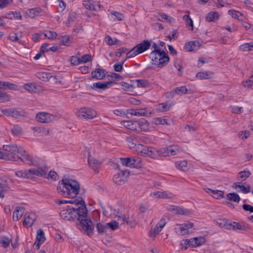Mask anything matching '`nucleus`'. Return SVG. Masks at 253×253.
I'll return each mask as SVG.
<instances>
[{
	"mask_svg": "<svg viewBox=\"0 0 253 253\" xmlns=\"http://www.w3.org/2000/svg\"><path fill=\"white\" fill-rule=\"evenodd\" d=\"M79 206L69 207L62 210L60 212L61 218L66 220L73 221L75 219L80 221L83 229L85 230L88 235L93 233L94 226L91 220L87 217V211L84 202L79 203Z\"/></svg>",
	"mask_w": 253,
	"mask_h": 253,
	"instance_id": "1",
	"label": "nucleus"
},
{
	"mask_svg": "<svg viewBox=\"0 0 253 253\" xmlns=\"http://www.w3.org/2000/svg\"><path fill=\"white\" fill-rule=\"evenodd\" d=\"M80 190L79 183L72 179L65 178L59 183L57 187L58 193L64 197L75 199Z\"/></svg>",
	"mask_w": 253,
	"mask_h": 253,
	"instance_id": "2",
	"label": "nucleus"
},
{
	"mask_svg": "<svg viewBox=\"0 0 253 253\" xmlns=\"http://www.w3.org/2000/svg\"><path fill=\"white\" fill-rule=\"evenodd\" d=\"M121 124L128 129L139 132L147 131L150 128L149 122L143 118L137 121H121Z\"/></svg>",
	"mask_w": 253,
	"mask_h": 253,
	"instance_id": "3",
	"label": "nucleus"
},
{
	"mask_svg": "<svg viewBox=\"0 0 253 253\" xmlns=\"http://www.w3.org/2000/svg\"><path fill=\"white\" fill-rule=\"evenodd\" d=\"M4 160L18 162L19 156L18 154L25 153V150L16 145H3Z\"/></svg>",
	"mask_w": 253,
	"mask_h": 253,
	"instance_id": "4",
	"label": "nucleus"
},
{
	"mask_svg": "<svg viewBox=\"0 0 253 253\" xmlns=\"http://www.w3.org/2000/svg\"><path fill=\"white\" fill-rule=\"evenodd\" d=\"M151 58L153 64L162 68L169 61V57L167 53L161 50H153L150 54Z\"/></svg>",
	"mask_w": 253,
	"mask_h": 253,
	"instance_id": "5",
	"label": "nucleus"
},
{
	"mask_svg": "<svg viewBox=\"0 0 253 253\" xmlns=\"http://www.w3.org/2000/svg\"><path fill=\"white\" fill-rule=\"evenodd\" d=\"M151 46V42L148 40L143 41L142 42L137 44L133 48L127 52L126 58L133 57L147 50Z\"/></svg>",
	"mask_w": 253,
	"mask_h": 253,
	"instance_id": "6",
	"label": "nucleus"
},
{
	"mask_svg": "<svg viewBox=\"0 0 253 253\" xmlns=\"http://www.w3.org/2000/svg\"><path fill=\"white\" fill-rule=\"evenodd\" d=\"M76 116L80 119H91L96 117V112L90 108L84 107L78 110Z\"/></svg>",
	"mask_w": 253,
	"mask_h": 253,
	"instance_id": "7",
	"label": "nucleus"
},
{
	"mask_svg": "<svg viewBox=\"0 0 253 253\" xmlns=\"http://www.w3.org/2000/svg\"><path fill=\"white\" fill-rule=\"evenodd\" d=\"M126 140L128 143L129 147L130 148H136V149L141 146V143L145 142V138L144 136L137 135H131L126 137Z\"/></svg>",
	"mask_w": 253,
	"mask_h": 253,
	"instance_id": "8",
	"label": "nucleus"
},
{
	"mask_svg": "<svg viewBox=\"0 0 253 253\" xmlns=\"http://www.w3.org/2000/svg\"><path fill=\"white\" fill-rule=\"evenodd\" d=\"M162 149V157L174 156L182 151L181 147L177 145H172Z\"/></svg>",
	"mask_w": 253,
	"mask_h": 253,
	"instance_id": "9",
	"label": "nucleus"
},
{
	"mask_svg": "<svg viewBox=\"0 0 253 253\" xmlns=\"http://www.w3.org/2000/svg\"><path fill=\"white\" fill-rule=\"evenodd\" d=\"M193 227V224L189 221H186L183 224H177L174 230L176 233L180 235L189 233V229Z\"/></svg>",
	"mask_w": 253,
	"mask_h": 253,
	"instance_id": "10",
	"label": "nucleus"
},
{
	"mask_svg": "<svg viewBox=\"0 0 253 253\" xmlns=\"http://www.w3.org/2000/svg\"><path fill=\"white\" fill-rule=\"evenodd\" d=\"M129 175L127 170H124L118 172L114 175L113 180L117 185H122L125 183Z\"/></svg>",
	"mask_w": 253,
	"mask_h": 253,
	"instance_id": "11",
	"label": "nucleus"
},
{
	"mask_svg": "<svg viewBox=\"0 0 253 253\" xmlns=\"http://www.w3.org/2000/svg\"><path fill=\"white\" fill-rule=\"evenodd\" d=\"M28 178L33 179L36 176L46 177L47 172L42 168H33L28 170Z\"/></svg>",
	"mask_w": 253,
	"mask_h": 253,
	"instance_id": "12",
	"label": "nucleus"
},
{
	"mask_svg": "<svg viewBox=\"0 0 253 253\" xmlns=\"http://www.w3.org/2000/svg\"><path fill=\"white\" fill-rule=\"evenodd\" d=\"M167 209L169 211L179 215H190L192 213L191 211L182 207L169 205Z\"/></svg>",
	"mask_w": 253,
	"mask_h": 253,
	"instance_id": "13",
	"label": "nucleus"
},
{
	"mask_svg": "<svg viewBox=\"0 0 253 253\" xmlns=\"http://www.w3.org/2000/svg\"><path fill=\"white\" fill-rule=\"evenodd\" d=\"M38 121L44 123H49L56 119V116L45 112H40L37 114Z\"/></svg>",
	"mask_w": 253,
	"mask_h": 253,
	"instance_id": "14",
	"label": "nucleus"
},
{
	"mask_svg": "<svg viewBox=\"0 0 253 253\" xmlns=\"http://www.w3.org/2000/svg\"><path fill=\"white\" fill-rule=\"evenodd\" d=\"M115 218H117V222L119 225H123L126 223L131 227H134L136 225V222L134 220H129L128 215L127 214H118L116 215Z\"/></svg>",
	"mask_w": 253,
	"mask_h": 253,
	"instance_id": "15",
	"label": "nucleus"
},
{
	"mask_svg": "<svg viewBox=\"0 0 253 253\" xmlns=\"http://www.w3.org/2000/svg\"><path fill=\"white\" fill-rule=\"evenodd\" d=\"M150 196L154 199H172L174 197V196L172 193L167 191H159L151 192L150 194Z\"/></svg>",
	"mask_w": 253,
	"mask_h": 253,
	"instance_id": "16",
	"label": "nucleus"
},
{
	"mask_svg": "<svg viewBox=\"0 0 253 253\" xmlns=\"http://www.w3.org/2000/svg\"><path fill=\"white\" fill-rule=\"evenodd\" d=\"M20 155H21V156H19V161H22L26 164L30 165L35 166L37 164V161L31 155L26 153L25 151V153H22L20 154Z\"/></svg>",
	"mask_w": 253,
	"mask_h": 253,
	"instance_id": "17",
	"label": "nucleus"
},
{
	"mask_svg": "<svg viewBox=\"0 0 253 253\" xmlns=\"http://www.w3.org/2000/svg\"><path fill=\"white\" fill-rule=\"evenodd\" d=\"M36 214L34 213L25 214V218L23 222V225L26 227H31L36 220Z\"/></svg>",
	"mask_w": 253,
	"mask_h": 253,
	"instance_id": "18",
	"label": "nucleus"
},
{
	"mask_svg": "<svg viewBox=\"0 0 253 253\" xmlns=\"http://www.w3.org/2000/svg\"><path fill=\"white\" fill-rule=\"evenodd\" d=\"M200 46L198 41H190L187 42L184 47V49L186 51H193L197 50Z\"/></svg>",
	"mask_w": 253,
	"mask_h": 253,
	"instance_id": "19",
	"label": "nucleus"
},
{
	"mask_svg": "<svg viewBox=\"0 0 253 253\" xmlns=\"http://www.w3.org/2000/svg\"><path fill=\"white\" fill-rule=\"evenodd\" d=\"M228 13L233 18L240 21H244L246 20V16L244 14L234 9H231L228 11Z\"/></svg>",
	"mask_w": 253,
	"mask_h": 253,
	"instance_id": "20",
	"label": "nucleus"
},
{
	"mask_svg": "<svg viewBox=\"0 0 253 253\" xmlns=\"http://www.w3.org/2000/svg\"><path fill=\"white\" fill-rule=\"evenodd\" d=\"M42 9L40 7H35L25 10L24 13L26 16L34 18L40 15Z\"/></svg>",
	"mask_w": 253,
	"mask_h": 253,
	"instance_id": "21",
	"label": "nucleus"
},
{
	"mask_svg": "<svg viewBox=\"0 0 253 253\" xmlns=\"http://www.w3.org/2000/svg\"><path fill=\"white\" fill-rule=\"evenodd\" d=\"M10 181V179L6 177L0 179V196L1 199L4 197L2 192L8 189V185Z\"/></svg>",
	"mask_w": 253,
	"mask_h": 253,
	"instance_id": "22",
	"label": "nucleus"
},
{
	"mask_svg": "<svg viewBox=\"0 0 253 253\" xmlns=\"http://www.w3.org/2000/svg\"><path fill=\"white\" fill-rule=\"evenodd\" d=\"M88 162L90 167L94 170V171H98L101 165V163L100 162L89 156Z\"/></svg>",
	"mask_w": 253,
	"mask_h": 253,
	"instance_id": "23",
	"label": "nucleus"
},
{
	"mask_svg": "<svg viewBox=\"0 0 253 253\" xmlns=\"http://www.w3.org/2000/svg\"><path fill=\"white\" fill-rule=\"evenodd\" d=\"M25 211V209L22 207L17 206L15 208V210L13 213V219L15 221L19 220Z\"/></svg>",
	"mask_w": 253,
	"mask_h": 253,
	"instance_id": "24",
	"label": "nucleus"
},
{
	"mask_svg": "<svg viewBox=\"0 0 253 253\" xmlns=\"http://www.w3.org/2000/svg\"><path fill=\"white\" fill-rule=\"evenodd\" d=\"M147 156L153 159H157L159 156L162 157V149L157 150L154 148L149 147Z\"/></svg>",
	"mask_w": 253,
	"mask_h": 253,
	"instance_id": "25",
	"label": "nucleus"
},
{
	"mask_svg": "<svg viewBox=\"0 0 253 253\" xmlns=\"http://www.w3.org/2000/svg\"><path fill=\"white\" fill-rule=\"evenodd\" d=\"M83 199L78 196V198L76 199H73L71 200H58L56 203L58 204H66V203H71L72 204H75V206H78L79 205V203H82L83 202Z\"/></svg>",
	"mask_w": 253,
	"mask_h": 253,
	"instance_id": "26",
	"label": "nucleus"
},
{
	"mask_svg": "<svg viewBox=\"0 0 253 253\" xmlns=\"http://www.w3.org/2000/svg\"><path fill=\"white\" fill-rule=\"evenodd\" d=\"M105 75V71L103 69H95L91 72V77L97 80L102 79Z\"/></svg>",
	"mask_w": 253,
	"mask_h": 253,
	"instance_id": "27",
	"label": "nucleus"
},
{
	"mask_svg": "<svg viewBox=\"0 0 253 253\" xmlns=\"http://www.w3.org/2000/svg\"><path fill=\"white\" fill-rule=\"evenodd\" d=\"M191 246L192 247H197L204 244L205 242V239L204 237H198L191 238Z\"/></svg>",
	"mask_w": 253,
	"mask_h": 253,
	"instance_id": "28",
	"label": "nucleus"
},
{
	"mask_svg": "<svg viewBox=\"0 0 253 253\" xmlns=\"http://www.w3.org/2000/svg\"><path fill=\"white\" fill-rule=\"evenodd\" d=\"M108 17L111 20L113 21H122L124 19L123 14L117 11H111L108 14Z\"/></svg>",
	"mask_w": 253,
	"mask_h": 253,
	"instance_id": "29",
	"label": "nucleus"
},
{
	"mask_svg": "<svg viewBox=\"0 0 253 253\" xmlns=\"http://www.w3.org/2000/svg\"><path fill=\"white\" fill-rule=\"evenodd\" d=\"M113 84L112 82H99L93 83L92 87H96L102 89H106L110 87Z\"/></svg>",
	"mask_w": 253,
	"mask_h": 253,
	"instance_id": "30",
	"label": "nucleus"
},
{
	"mask_svg": "<svg viewBox=\"0 0 253 253\" xmlns=\"http://www.w3.org/2000/svg\"><path fill=\"white\" fill-rule=\"evenodd\" d=\"M129 113L131 115L137 116H144L147 115V111L146 108L131 109Z\"/></svg>",
	"mask_w": 253,
	"mask_h": 253,
	"instance_id": "31",
	"label": "nucleus"
},
{
	"mask_svg": "<svg viewBox=\"0 0 253 253\" xmlns=\"http://www.w3.org/2000/svg\"><path fill=\"white\" fill-rule=\"evenodd\" d=\"M172 106V104L169 102L162 103L157 105L156 109L160 112H165L169 110Z\"/></svg>",
	"mask_w": 253,
	"mask_h": 253,
	"instance_id": "32",
	"label": "nucleus"
},
{
	"mask_svg": "<svg viewBox=\"0 0 253 253\" xmlns=\"http://www.w3.org/2000/svg\"><path fill=\"white\" fill-rule=\"evenodd\" d=\"M120 161L123 166L131 168H135V166L133 163V157L121 158Z\"/></svg>",
	"mask_w": 253,
	"mask_h": 253,
	"instance_id": "33",
	"label": "nucleus"
},
{
	"mask_svg": "<svg viewBox=\"0 0 253 253\" xmlns=\"http://www.w3.org/2000/svg\"><path fill=\"white\" fill-rule=\"evenodd\" d=\"M219 18V14L218 12L216 11H211L209 12L206 17V21L210 22H214L218 20Z\"/></svg>",
	"mask_w": 253,
	"mask_h": 253,
	"instance_id": "34",
	"label": "nucleus"
},
{
	"mask_svg": "<svg viewBox=\"0 0 253 253\" xmlns=\"http://www.w3.org/2000/svg\"><path fill=\"white\" fill-rule=\"evenodd\" d=\"M11 132L14 136H18L23 134V129L19 126L14 125L11 128Z\"/></svg>",
	"mask_w": 253,
	"mask_h": 253,
	"instance_id": "35",
	"label": "nucleus"
},
{
	"mask_svg": "<svg viewBox=\"0 0 253 253\" xmlns=\"http://www.w3.org/2000/svg\"><path fill=\"white\" fill-rule=\"evenodd\" d=\"M212 73L211 72L204 71L198 73L196 77L200 80H207L211 78Z\"/></svg>",
	"mask_w": 253,
	"mask_h": 253,
	"instance_id": "36",
	"label": "nucleus"
},
{
	"mask_svg": "<svg viewBox=\"0 0 253 253\" xmlns=\"http://www.w3.org/2000/svg\"><path fill=\"white\" fill-rule=\"evenodd\" d=\"M216 223L220 227L226 229H228L231 227V223H229L225 219H218Z\"/></svg>",
	"mask_w": 253,
	"mask_h": 253,
	"instance_id": "37",
	"label": "nucleus"
},
{
	"mask_svg": "<svg viewBox=\"0 0 253 253\" xmlns=\"http://www.w3.org/2000/svg\"><path fill=\"white\" fill-rule=\"evenodd\" d=\"M11 114V117L19 119L24 116L25 112L20 109L12 108Z\"/></svg>",
	"mask_w": 253,
	"mask_h": 253,
	"instance_id": "38",
	"label": "nucleus"
},
{
	"mask_svg": "<svg viewBox=\"0 0 253 253\" xmlns=\"http://www.w3.org/2000/svg\"><path fill=\"white\" fill-rule=\"evenodd\" d=\"M175 167L181 170L186 171L188 170L187 162L186 161H177L175 163Z\"/></svg>",
	"mask_w": 253,
	"mask_h": 253,
	"instance_id": "39",
	"label": "nucleus"
},
{
	"mask_svg": "<svg viewBox=\"0 0 253 253\" xmlns=\"http://www.w3.org/2000/svg\"><path fill=\"white\" fill-rule=\"evenodd\" d=\"M84 6L90 10L97 11L95 4L92 1L90 0H84L83 3Z\"/></svg>",
	"mask_w": 253,
	"mask_h": 253,
	"instance_id": "40",
	"label": "nucleus"
},
{
	"mask_svg": "<svg viewBox=\"0 0 253 253\" xmlns=\"http://www.w3.org/2000/svg\"><path fill=\"white\" fill-rule=\"evenodd\" d=\"M239 49L242 51H249L253 50V42L245 43L241 44L239 47Z\"/></svg>",
	"mask_w": 253,
	"mask_h": 253,
	"instance_id": "41",
	"label": "nucleus"
},
{
	"mask_svg": "<svg viewBox=\"0 0 253 253\" xmlns=\"http://www.w3.org/2000/svg\"><path fill=\"white\" fill-rule=\"evenodd\" d=\"M162 230V228H160L157 225L155 227H152L149 232V236L154 239L156 236H157L161 231Z\"/></svg>",
	"mask_w": 253,
	"mask_h": 253,
	"instance_id": "42",
	"label": "nucleus"
},
{
	"mask_svg": "<svg viewBox=\"0 0 253 253\" xmlns=\"http://www.w3.org/2000/svg\"><path fill=\"white\" fill-rule=\"evenodd\" d=\"M183 19L185 21L186 25L188 28V30L192 31L193 30V23L192 20L190 18L189 15H185L183 16Z\"/></svg>",
	"mask_w": 253,
	"mask_h": 253,
	"instance_id": "43",
	"label": "nucleus"
},
{
	"mask_svg": "<svg viewBox=\"0 0 253 253\" xmlns=\"http://www.w3.org/2000/svg\"><path fill=\"white\" fill-rule=\"evenodd\" d=\"M233 187L235 188H239L240 189V191L244 193H248L250 191V187L249 185L245 186L244 185H240L237 182L233 184Z\"/></svg>",
	"mask_w": 253,
	"mask_h": 253,
	"instance_id": "44",
	"label": "nucleus"
},
{
	"mask_svg": "<svg viewBox=\"0 0 253 253\" xmlns=\"http://www.w3.org/2000/svg\"><path fill=\"white\" fill-rule=\"evenodd\" d=\"M186 86H180L178 87H176L172 91H171V93L172 94V95L174 94H186Z\"/></svg>",
	"mask_w": 253,
	"mask_h": 253,
	"instance_id": "45",
	"label": "nucleus"
},
{
	"mask_svg": "<svg viewBox=\"0 0 253 253\" xmlns=\"http://www.w3.org/2000/svg\"><path fill=\"white\" fill-rule=\"evenodd\" d=\"M36 239L38 241V244H42L45 241L44 234L42 229L38 230Z\"/></svg>",
	"mask_w": 253,
	"mask_h": 253,
	"instance_id": "46",
	"label": "nucleus"
},
{
	"mask_svg": "<svg viewBox=\"0 0 253 253\" xmlns=\"http://www.w3.org/2000/svg\"><path fill=\"white\" fill-rule=\"evenodd\" d=\"M209 191H210L213 194V197L217 199H219L223 197L224 192L222 191L218 190H212L208 189Z\"/></svg>",
	"mask_w": 253,
	"mask_h": 253,
	"instance_id": "47",
	"label": "nucleus"
},
{
	"mask_svg": "<svg viewBox=\"0 0 253 253\" xmlns=\"http://www.w3.org/2000/svg\"><path fill=\"white\" fill-rule=\"evenodd\" d=\"M227 199L231 201L235 202H239L240 200V198L238 194L235 193H230L227 194Z\"/></svg>",
	"mask_w": 253,
	"mask_h": 253,
	"instance_id": "48",
	"label": "nucleus"
},
{
	"mask_svg": "<svg viewBox=\"0 0 253 253\" xmlns=\"http://www.w3.org/2000/svg\"><path fill=\"white\" fill-rule=\"evenodd\" d=\"M169 120L162 117H158L154 120V123L156 125H169L168 123Z\"/></svg>",
	"mask_w": 253,
	"mask_h": 253,
	"instance_id": "49",
	"label": "nucleus"
},
{
	"mask_svg": "<svg viewBox=\"0 0 253 253\" xmlns=\"http://www.w3.org/2000/svg\"><path fill=\"white\" fill-rule=\"evenodd\" d=\"M11 240L5 236H0V245L4 248L9 246Z\"/></svg>",
	"mask_w": 253,
	"mask_h": 253,
	"instance_id": "50",
	"label": "nucleus"
},
{
	"mask_svg": "<svg viewBox=\"0 0 253 253\" xmlns=\"http://www.w3.org/2000/svg\"><path fill=\"white\" fill-rule=\"evenodd\" d=\"M48 46V44H43L41 48V50L42 52L52 51L53 52L56 51L58 49V46L57 45H54L49 48H47L46 47Z\"/></svg>",
	"mask_w": 253,
	"mask_h": 253,
	"instance_id": "51",
	"label": "nucleus"
},
{
	"mask_svg": "<svg viewBox=\"0 0 253 253\" xmlns=\"http://www.w3.org/2000/svg\"><path fill=\"white\" fill-rule=\"evenodd\" d=\"M251 174L250 171H241L238 173V179L242 181L245 180Z\"/></svg>",
	"mask_w": 253,
	"mask_h": 253,
	"instance_id": "52",
	"label": "nucleus"
},
{
	"mask_svg": "<svg viewBox=\"0 0 253 253\" xmlns=\"http://www.w3.org/2000/svg\"><path fill=\"white\" fill-rule=\"evenodd\" d=\"M140 147L137 148L136 150L138 153H140L142 156H147V153L149 151V147L142 145Z\"/></svg>",
	"mask_w": 253,
	"mask_h": 253,
	"instance_id": "53",
	"label": "nucleus"
},
{
	"mask_svg": "<svg viewBox=\"0 0 253 253\" xmlns=\"http://www.w3.org/2000/svg\"><path fill=\"white\" fill-rule=\"evenodd\" d=\"M135 84L138 87H146L149 85L148 82L146 80H136Z\"/></svg>",
	"mask_w": 253,
	"mask_h": 253,
	"instance_id": "54",
	"label": "nucleus"
},
{
	"mask_svg": "<svg viewBox=\"0 0 253 253\" xmlns=\"http://www.w3.org/2000/svg\"><path fill=\"white\" fill-rule=\"evenodd\" d=\"M96 227L97 231L99 233H103L106 232L107 229V224L104 225L100 222L96 224Z\"/></svg>",
	"mask_w": 253,
	"mask_h": 253,
	"instance_id": "55",
	"label": "nucleus"
},
{
	"mask_svg": "<svg viewBox=\"0 0 253 253\" xmlns=\"http://www.w3.org/2000/svg\"><path fill=\"white\" fill-rule=\"evenodd\" d=\"M4 86V89H9L11 90L18 89V85L9 82H4L3 84Z\"/></svg>",
	"mask_w": 253,
	"mask_h": 253,
	"instance_id": "56",
	"label": "nucleus"
},
{
	"mask_svg": "<svg viewBox=\"0 0 253 253\" xmlns=\"http://www.w3.org/2000/svg\"><path fill=\"white\" fill-rule=\"evenodd\" d=\"M243 85L245 87L250 88L253 86V74L249 78V79L243 82Z\"/></svg>",
	"mask_w": 253,
	"mask_h": 253,
	"instance_id": "57",
	"label": "nucleus"
},
{
	"mask_svg": "<svg viewBox=\"0 0 253 253\" xmlns=\"http://www.w3.org/2000/svg\"><path fill=\"white\" fill-rule=\"evenodd\" d=\"M61 43L64 45H68V43L69 42L70 38L68 35L61 36L58 37Z\"/></svg>",
	"mask_w": 253,
	"mask_h": 253,
	"instance_id": "58",
	"label": "nucleus"
},
{
	"mask_svg": "<svg viewBox=\"0 0 253 253\" xmlns=\"http://www.w3.org/2000/svg\"><path fill=\"white\" fill-rule=\"evenodd\" d=\"M10 100V96L7 93L0 91V102H5Z\"/></svg>",
	"mask_w": 253,
	"mask_h": 253,
	"instance_id": "59",
	"label": "nucleus"
},
{
	"mask_svg": "<svg viewBox=\"0 0 253 253\" xmlns=\"http://www.w3.org/2000/svg\"><path fill=\"white\" fill-rule=\"evenodd\" d=\"M24 88L29 92H35L36 87L34 84L32 83L26 84L24 85Z\"/></svg>",
	"mask_w": 253,
	"mask_h": 253,
	"instance_id": "60",
	"label": "nucleus"
},
{
	"mask_svg": "<svg viewBox=\"0 0 253 253\" xmlns=\"http://www.w3.org/2000/svg\"><path fill=\"white\" fill-rule=\"evenodd\" d=\"M43 38H46L50 40H54L57 38V33H44L43 34Z\"/></svg>",
	"mask_w": 253,
	"mask_h": 253,
	"instance_id": "61",
	"label": "nucleus"
},
{
	"mask_svg": "<svg viewBox=\"0 0 253 253\" xmlns=\"http://www.w3.org/2000/svg\"><path fill=\"white\" fill-rule=\"evenodd\" d=\"M28 170H18L15 173L17 176L25 178H28Z\"/></svg>",
	"mask_w": 253,
	"mask_h": 253,
	"instance_id": "62",
	"label": "nucleus"
},
{
	"mask_svg": "<svg viewBox=\"0 0 253 253\" xmlns=\"http://www.w3.org/2000/svg\"><path fill=\"white\" fill-rule=\"evenodd\" d=\"M106 42L109 45H113L117 42L118 40L116 38H112L109 36H107L105 38Z\"/></svg>",
	"mask_w": 253,
	"mask_h": 253,
	"instance_id": "63",
	"label": "nucleus"
},
{
	"mask_svg": "<svg viewBox=\"0 0 253 253\" xmlns=\"http://www.w3.org/2000/svg\"><path fill=\"white\" fill-rule=\"evenodd\" d=\"M238 136L241 139H247L250 135V132L248 130L241 131L238 133Z\"/></svg>",
	"mask_w": 253,
	"mask_h": 253,
	"instance_id": "64",
	"label": "nucleus"
}]
</instances>
